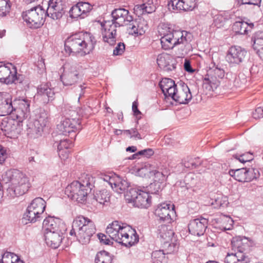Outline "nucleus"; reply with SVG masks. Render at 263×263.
<instances>
[{"mask_svg":"<svg viewBox=\"0 0 263 263\" xmlns=\"http://www.w3.org/2000/svg\"><path fill=\"white\" fill-rule=\"evenodd\" d=\"M36 117L35 120L41 123L43 126H46L48 122V116L47 113L44 110L40 109Z\"/></svg>","mask_w":263,"mask_h":263,"instance_id":"nucleus-46","label":"nucleus"},{"mask_svg":"<svg viewBox=\"0 0 263 263\" xmlns=\"http://www.w3.org/2000/svg\"><path fill=\"white\" fill-rule=\"evenodd\" d=\"M245 256L244 254L239 253H228L224 259L226 263H239L244 260Z\"/></svg>","mask_w":263,"mask_h":263,"instance_id":"nucleus-40","label":"nucleus"},{"mask_svg":"<svg viewBox=\"0 0 263 263\" xmlns=\"http://www.w3.org/2000/svg\"><path fill=\"white\" fill-rule=\"evenodd\" d=\"M65 5L62 0H50L46 11L47 16L54 20L61 18L65 13Z\"/></svg>","mask_w":263,"mask_h":263,"instance_id":"nucleus-17","label":"nucleus"},{"mask_svg":"<svg viewBox=\"0 0 263 263\" xmlns=\"http://www.w3.org/2000/svg\"><path fill=\"white\" fill-rule=\"evenodd\" d=\"M81 37L80 32H79L67 37L64 44L66 51H68L69 52H77L78 51L77 47Z\"/></svg>","mask_w":263,"mask_h":263,"instance_id":"nucleus-28","label":"nucleus"},{"mask_svg":"<svg viewBox=\"0 0 263 263\" xmlns=\"http://www.w3.org/2000/svg\"><path fill=\"white\" fill-rule=\"evenodd\" d=\"M184 11H191L196 7V0H185L183 1Z\"/></svg>","mask_w":263,"mask_h":263,"instance_id":"nucleus-53","label":"nucleus"},{"mask_svg":"<svg viewBox=\"0 0 263 263\" xmlns=\"http://www.w3.org/2000/svg\"><path fill=\"white\" fill-rule=\"evenodd\" d=\"M191 33L186 31H173L164 35L160 39L162 48L164 50L173 49L177 45H186L192 41Z\"/></svg>","mask_w":263,"mask_h":263,"instance_id":"nucleus-4","label":"nucleus"},{"mask_svg":"<svg viewBox=\"0 0 263 263\" xmlns=\"http://www.w3.org/2000/svg\"><path fill=\"white\" fill-rule=\"evenodd\" d=\"M183 0H170L167 4L168 9L173 12L184 11Z\"/></svg>","mask_w":263,"mask_h":263,"instance_id":"nucleus-37","label":"nucleus"},{"mask_svg":"<svg viewBox=\"0 0 263 263\" xmlns=\"http://www.w3.org/2000/svg\"><path fill=\"white\" fill-rule=\"evenodd\" d=\"M13 108L11 116L17 122H22L30 116V101L27 99H15Z\"/></svg>","mask_w":263,"mask_h":263,"instance_id":"nucleus-7","label":"nucleus"},{"mask_svg":"<svg viewBox=\"0 0 263 263\" xmlns=\"http://www.w3.org/2000/svg\"><path fill=\"white\" fill-rule=\"evenodd\" d=\"M78 4L80 8H81V12L83 15L89 12L91 10V6L88 3L79 2Z\"/></svg>","mask_w":263,"mask_h":263,"instance_id":"nucleus-54","label":"nucleus"},{"mask_svg":"<svg viewBox=\"0 0 263 263\" xmlns=\"http://www.w3.org/2000/svg\"><path fill=\"white\" fill-rule=\"evenodd\" d=\"M15 119L13 120H9L7 123L5 127L6 128L5 130H8L10 132H12L15 131L16 129V126L18 124V122H17V121H15Z\"/></svg>","mask_w":263,"mask_h":263,"instance_id":"nucleus-55","label":"nucleus"},{"mask_svg":"<svg viewBox=\"0 0 263 263\" xmlns=\"http://www.w3.org/2000/svg\"><path fill=\"white\" fill-rule=\"evenodd\" d=\"M231 245L232 250L240 254H245L250 251L252 242L246 237L237 236L233 238Z\"/></svg>","mask_w":263,"mask_h":263,"instance_id":"nucleus-24","label":"nucleus"},{"mask_svg":"<svg viewBox=\"0 0 263 263\" xmlns=\"http://www.w3.org/2000/svg\"><path fill=\"white\" fill-rule=\"evenodd\" d=\"M247 55V51L244 48L232 46L227 51L226 60L230 66H236L245 60Z\"/></svg>","mask_w":263,"mask_h":263,"instance_id":"nucleus-11","label":"nucleus"},{"mask_svg":"<svg viewBox=\"0 0 263 263\" xmlns=\"http://www.w3.org/2000/svg\"><path fill=\"white\" fill-rule=\"evenodd\" d=\"M80 181H74L65 189V194L72 200L84 203L88 193L94 187L95 178L90 175L83 174Z\"/></svg>","mask_w":263,"mask_h":263,"instance_id":"nucleus-2","label":"nucleus"},{"mask_svg":"<svg viewBox=\"0 0 263 263\" xmlns=\"http://www.w3.org/2000/svg\"><path fill=\"white\" fill-rule=\"evenodd\" d=\"M28 208H29V209L38 213V214L41 215L45 210L46 202L41 197L35 198L32 201Z\"/></svg>","mask_w":263,"mask_h":263,"instance_id":"nucleus-31","label":"nucleus"},{"mask_svg":"<svg viewBox=\"0 0 263 263\" xmlns=\"http://www.w3.org/2000/svg\"><path fill=\"white\" fill-rule=\"evenodd\" d=\"M127 241L130 242V243H126L125 241H124V236H123L122 237H121V241L119 243H121L122 245L126 247H130L136 243H137L139 241V236L137 234L136 232L134 230H130L129 227V230H127Z\"/></svg>","mask_w":263,"mask_h":263,"instance_id":"nucleus-30","label":"nucleus"},{"mask_svg":"<svg viewBox=\"0 0 263 263\" xmlns=\"http://www.w3.org/2000/svg\"><path fill=\"white\" fill-rule=\"evenodd\" d=\"M94 198L99 204L107 205L110 200V196L106 190H103L97 193Z\"/></svg>","mask_w":263,"mask_h":263,"instance_id":"nucleus-34","label":"nucleus"},{"mask_svg":"<svg viewBox=\"0 0 263 263\" xmlns=\"http://www.w3.org/2000/svg\"><path fill=\"white\" fill-rule=\"evenodd\" d=\"M124 50L125 44L123 43L120 42L114 50L113 54L115 55H121L124 52Z\"/></svg>","mask_w":263,"mask_h":263,"instance_id":"nucleus-58","label":"nucleus"},{"mask_svg":"<svg viewBox=\"0 0 263 263\" xmlns=\"http://www.w3.org/2000/svg\"><path fill=\"white\" fill-rule=\"evenodd\" d=\"M82 128L79 119L64 118L57 125V129L59 135L68 136L71 138H72L71 135L73 133L80 131Z\"/></svg>","mask_w":263,"mask_h":263,"instance_id":"nucleus-8","label":"nucleus"},{"mask_svg":"<svg viewBox=\"0 0 263 263\" xmlns=\"http://www.w3.org/2000/svg\"><path fill=\"white\" fill-rule=\"evenodd\" d=\"M253 48L255 50L263 48V32H257L254 37Z\"/></svg>","mask_w":263,"mask_h":263,"instance_id":"nucleus-45","label":"nucleus"},{"mask_svg":"<svg viewBox=\"0 0 263 263\" xmlns=\"http://www.w3.org/2000/svg\"><path fill=\"white\" fill-rule=\"evenodd\" d=\"M54 140L55 142L58 144L57 145L58 149L68 150V149L72 146V142L67 139L59 140L57 138Z\"/></svg>","mask_w":263,"mask_h":263,"instance_id":"nucleus-47","label":"nucleus"},{"mask_svg":"<svg viewBox=\"0 0 263 263\" xmlns=\"http://www.w3.org/2000/svg\"><path fill=\"white\" fill-rule=\"evenodd\" d=\"M153 168H154V166L149 163H145L143 166L138 168L137 173L138 175L142 177L146 176L151 177L152 176Z\"/></svg>","mask_w":263,"mask_h":263,"instance_id":"nucleus-39","label":"nucleus"},{"mask_svg":"<svg viewBox=\"0 0 263 263\" xmlns=\"http://www.w3.org/2000/svg\"><path fill=\"white\" fill-rule=\"evenodd\" d=\"M159 185L158 184V183L154 182L153 183H151L148 186V189L146 190L148 193H149V195L150 194H156L159 192Z\"/></svg>","mask_w":263,"mask_h":263,"instance_id":"nucleus-56","label":"nucleus"},{"mask_svg":"<svg viewBox=\"0 0 263 263\" xmlns=\"http://www.w3.org/2000/svg\"><path fill=\"white\" fill-rule=\"evenodd\" d=\"M159 237L161 239V243L168 247V251L167 254L174 251L175 245L172 242L174 232L173 230L168 229V227L165 225H162L158 230Z\"/></svg>","mask_w":263,"mask_h":263,"instance_id":"nucleus-20","label":"nucleus"},{"mask_svg":"<svg viewBox=\"0 0 263 263\" xmlns=\"http://www.w3.org/2000/svg\"><path fill=\"white\" fill-rule=\"evenodd\" d=\"M165 253L163 250H156L152 253V261L153 263H165L166 259L165 256Z\"/></svg>","mask_w":263,"mask_h":263,"instance_id":"nucleus-41","label":"nucleus"},{"mask_svg":"<svg viewBox=\"0 0 263 263\" xmlns=\"http://www.w3.org/2000/svg\"><path fill=\"white\" fill-rule=\"evenodd\" d=\"M253 26V24H249L244 21H237L233 24L232 29L236 33L245 34L249 31L248 28L252 29Z\"/></svg>","mask_w":263,"mask_h":263,"instance_id":"nucleus-32","label":"nucleus"},{"mask_svg":"<svg viewBox=\"0 0 263 263\" xmlns=\"http://www.w3.org/2000/svg\"><path fill=\"white\" fill-rule=\"evenodd\" d=\"M127 230H129V227L125 226L123 223L121 225L118 221H114L107 226L106 232L111 240L119 243L121 240V237L124 235V240L129 244L130 242H127L126 238L128 236Z\"/></svg>","mask_w":263,"mask_h":263,"instance_id":"nucleus-9","label":"nucleus"},{"mask_svg":"<svg viewBox=\"0 0 263 263\" xmlns=\"http://www.w3.org/2000/svg\"><path fill=\"white\" fill-rule=\"evenodd\" d=\"M55 93L48 83L42 84L37 88L36 97L44 104H48L54 99Z\"/></svg>","mask_w":263,"mask_h":263,"instance_id":"nucleus-23","label":"nucleus"},{"mask_svg":"<svg viewBox=\"0 0 263 263\" xmlns=\"http://www.w3.org/2000/svg\"><path fill=\"white\" fill-rule=\"evenodd\" d=\"M175 212L174 205L162 203L158 205L154 213L160 221L170 223L172 220L171 217Z\"/></svg>","mask_w":263,"mask_h":263,"instance_id":"nucleus-18","label":"nucleus"},{"mask_svg":"<svg viewBox=\"0 0 263 263\" xmlns=\"http://www.w3.org/2000/svg\"><path fill=\"white\" fill-rule=\"evenodd\" d=\"M159 85L165 97H172L174 95L175 90L177 86L174 81L170 78H163L159 82Z\"/></svg>","mask_w":263,"mask_h":263,"instance_id":"nucleus-27","label":"nucleus"},{"mask_svg":"<svg viewBox=\"0 0 263 263\" xmlns=\"http://www.w3.org/2000/svg\"><path fill=\"white\" fill-rule=\"evenodd\" d=\"M112 260L111 256L105 251L98 252L95 258L96 263H112Z\"/></svg>","mask_w":263,"mask_h":263,"instance_id":"nucleus-38","label":"nucleus"},{"mask_svg":"<svg viewBox=\"0 0 263 263\" xmlns=\"http://www.w3.org/2000/svg\"><path fill=\"white\" fill-rule=\"evenodd\" d=\"M247 172H246V182H250L254 179L258 178L260 176V173L258 169L252 167L246 168Z\"/></svg>","mask_w":263,"mask_h":263,"instance_id":"nucleus-44","label":"nucleus"},{"mask_svg":"<svg viewBox=\"0 0 263 263\" xmlns=\"http://www.w3.org/2000/svg\"><path fill=\"white\" fill-rule=\"evenodd\" d=\"M43 228L45 232H60L66 230V226L61 219L51 216H48L44 219Z\"/></svg>","mask_w":263,"mask_h":263,"instance_id":"nucleus-22","label":"nucleus"},{"mask_svg":"<svg viewBox=\"0 0 263 263\" xmlns=\"http://www.w3.org/2000/svg\"><path fill=\"white\" fill-rule=\"evenodd\" d=\"M3 181L9 183L7 189V195L11 198L25 194L30 187L28 178L20 171L9 170L2 176Z\"/></svg>","mask_w":263,"mask_h":263,"instance_id":"nucleus-1","label":"nucleus"},{"mask_svg":"<svg viewBox=\"0 0 263 263\" xmlns=\"http://www.w3.org/2000/svg\"><path fill=\"white\" fill-rule=\"evenodd\" d=\"M65 231L45 232L44 236L47 245L53 249L58 248L61 245Z\"/></svg>","mask_w":263,"mask_h":263,"instance_id":"nucleus-26","label":"nucleus"},{"mask_svg":"<svg viewBox=\"0 0 263 263\" xmlns=\"http://www.w3.org/2000/svg\"><path fill=\"white\" fill-rule=\"evenodd\" d=\"M13 101L8 98L0 97V116L10 115L13 111Z\"/></svg>","mask_w":263,"mask_h":263,"instance_id":"nucleus-29","label":"nucleus"},{"mask_svg":"<svg viewBox=\"0 0 263 263\" xmlns=\"http://www.w3.org/2000/svg\"><path fill=\"white\" fill-rule=\"evenodd\" d=\"M151 196L146 190L130 188L125 194V198L128 203H132L133 206L139 208H147L151 204Z\"/></svg>","mask_w":263,"mask_h":263,"instance_id":"nucleus-6","label":"nucleus"},{"mask_svg":"<svg viewBox=\"0 0 263 263\" xmlns=\"http://www.w3.org/2000/svg\"><path fill=\"white\" fill-rule=\"evenodd\" d=\"M10 0H0V17L7 15L11 9Z\"/></svg>","mask_w":263,"mask_h":263,"instance_id":"nucleus-42","label":"nucleus"},{"mask_svg":"<svg viewBox=\"0 0 263 263\" xmlns=\"http://www.w3.org/2000/svg\"><path fill=\"white\" fill-rule=\"evenodd\" d=\"M170 60V59L168 56L159 54L157 57V63L159 67L163 69Z\"/></svg>","mask_w":263,"mask_h":263,"instance_id":"nucleus-51","label":"nucleus"},{"mask_svg":"<svg viewBox=\"0 0 263 263\" xmlns=\"http://www.w3.org/2000/svg\"><path fill=\"white\" fill-rule=\"evenodd\" d=\"M225 72L223 68L213 62L207 70V74L205 76L204 81L210 84L218 85L219 80L224 77Z\"/></svg>","mask_w":263,"mask_h":263,"instance_id":"nucleus-15","label":"nucleus"},{"mask_svg":"<svg viewBox=\"0 0 263 263\" xmlns=\"http://www.w3.org/2000/svg\"><path fill=\"white\" fill-rule=\"evenodd\" d=\"M233 157L237 160H238L241 163H245L246 162H250L253 159V157L252 154L247 153L243 154H235Z\"/></svg>","mask_w":263,"mask_h":263,"instance_id":"nucleus-49","label":"nucleus"},{"mask_svg":"<svg viewBox=\"0 0 263 263\" xmlns=\"http://www.w3.org/2000/svg\"><path fill=\"white\" fill-rule=\"evenodd\" d=\"M253 117L255 119H260L263 117V107H259L256 108L253 112Z\"/></svg>","mask_w":263,"mask_h":263,"instance_id":"nucleus-63","label":"nucleus"},{"mask_svg":"<svg viewBox=\"0 0 263 263\" xmlns=\"http://www.w3.org/2000/svg\"><path fill=\"white\" fill-rule=\"evenodd\" d=\"M226 18L221 14H217L214 17V24L217 28L223 26L226 22Z\"/></svg>","mask_w":263,"mask_h":263,"instance_id":"nucleus-52","label":"nucleus"},{"mask_svg":"<svg viewBox=\"0 0 263 263\" xmlns=\"http://www.w3.org/2000/svg\"><path fill=\"white\" fill-rule=\"evenodd\" d=\"M47 16L45 10L39 5L34 7L22 13V17L28 27L36 29L41 28Z\"/></svg>","mask_w":263,"mask_h":263,"instance_id":"nucleus-5","label":"nucleus"},{"mask_svg":"<svg viewBox=\"0 0 263 263\" xmlns=\"http://www.w3.org/2000/svg\"><path fill=\"white\" fill-rule=\"evenodd\" d=\"M0 263H13L12 261V255L11 252H6L2 255L0 259Z\"/></svg>","mask_w":263,"mask_h":263,"instance_id":"nucleus-59","label":"nucleus"},{"mask_svg":"<svg viewBox=\"0 0 263 263\" xmlns=\"http://www.w3.org/2000/svg\"><path fill=\"white\" fill-rule=\"evenodd\" d=\"M81 40L77 47L76 53H81V55L89 54L94 49L97 41L94 36L89 32H80Z\"/></svg>","mask_w":263,"mask_h":263,"instance_id":"nucleus-12","label":"nucleus"},{"mask_svg":"<svg viewBox=\"0 0 263 263\" xmlns=\"http://www.w3.org/2000/svg\"><path fill=\"white\" fill-rule=\"evenodd\" d=\"M64 86H72L82 80V77L75 66L66 65L60 77Z\"/></svg>","mask_w":263,"mask_h":263,"instance_id":"nucleus-13","label":"nucleus"},{"mask_svg":"<svg viewBox=\"0 0 263 263\" xmlns=\"http://www.w3.org/2000/svg\"><path fill=\"white\" fill-rule=\"evenodd\" d=\"M152 176H154L156 179L155 181H158L159 182H162L165 179V176L163 173L156 170H154V168H153Z\"/></svg>","mask_w":263,"mask_h":263,"instance_id":"nucleus-57","label":"nucleus"},{"mask_svg":"<svg viewBox=\"0 0 263 263\" xmlns=\"http://www.w3.org/2000/svg\"><path fill=\"white\" fill-rule=\"evenodd\" d=\"M111 20L116 24H118L119 27L128 26V24L133 21V16L129 15L128 10L124 8L115 9L111 12Z\"/></svg>","mask_w":263,"mask_h":263,"instance_id":"nucleus-21","label":"nucleus"},{"mask_svg":"<svg viewBox=\"0 0 263 263\" xmlns=\"http://www.w3.org/2000/svg\"><path fill=\"white\" fill-rule=\"evenodd\" d=\"M22 75L17 76L16 67L11 63L0 66V82L6 84L21 83Z\"/></svg>","mask_w":263,"mask_h":263,"instance_id":"nucleus-10","label":"nucleus"},{"mask_svg":"<svg viewBox=\"0 0 263 263\" xmlns=\"http://www.w3.org/2000/svg\"><path fill=\"white\" fill-rule=\"evenodd\" d=\"M104 28L103 33V41L108 43L110 45H114L116 41L117 28L119 27L118 24H116L112 20L104 21L101 24Z\"/></svg>","mask_w":263,"mask_h":263,"instance_id":"nucleus-14","label":"nucleus"},{"mask_svg":"<svg viewBox=\"0 0 263 263\" xmlns=\"http://www.w3.org/2000/svg\"><path fill=\"white\" fill-rule=\"evenodd\" d=\"M208 220L206 218L200 217L191 220L188 224L190 233L194 235L200 236L203 235L208 227Z\"/></svg>","mask_w":263,"mask_h":263,"instance_id":"nucleus-19","label":"nucleus"},{"mask_svg":"<svg viewBox=\"0 0 263 263\" xmlns=\"http://www.w3.org/2000/svg\"><path fill=\"white\" fill-rule=\"evenodd\" d=\"M41 215L27 207L26 212L24 214L23 218V222H24V220H28L29 222L34 223L41 219Z\"/></svg>","mask_w":263,"mask_h":263,"instance_id":"nucleus-36","label":"nucleus"},{"mask_svg":"<svg viewBox=\"0 0 263 263\" xmlns=\"http://www.w3.org/2000/svg\"><path fill=\"white\" fill-rule=\"evenodd\" d=\"M129 186V183L126 180L117 177V179H115V183H114L113 188L112 189L115 190L117 192L121 193L122 192H124L126 190H127Z\"/></svg>","mask_w":263,"mask_h":263,"instance_id":"nucleus-35","label":"nucleus"},{"mask_svg":"<svg viewBox=\"0 0 263 263\" xmlns=\"http://www.w3.org/2000/svg\"><path fill=\"white\" fill-rule=\"evenodd\" d=\"M7 157V154L5 148L0 145V164H2Z\"/></svg>","mask_w":263,"mask_h":263,"instance_id":"nucleus-62","label":"nucleus"},{"mask_svg":"<svg viewBox=\"0 0 263 263\" xmlns=\"http://www.w3.org/2000/svg\"><path fill=\"white\" fill-rule=\"evenodd\" d=\"M46 126H43L41 123L34 120L32 127L31 128L33 133L36 134V136H40L43 131V128Z\"/></svg>","mask_w":263,"mask_h":263,"instance_id":"nucleus-50","label":"nucleus"},{"mask_svg":"<svg viewBox=\"0 0 263 263\" xmlns=\"http://www.w3.org/2000/svg\"><path fill=\"white\" fill-rule=\"evenodd\" d=\"M69 13V16L71 18H78L79 16H81L82 18L84 17V15H83L81 12V8H80L78 3L70 8Z\"/></svg>","mask_w":263,"mask_h":263,"instance_id":"nucleus-48","label":"nucleus"},{"mask_svg":"<svg viewBox=\"0 0 263 263\" xmlns=\"http://www.w3.org/2000/svg\"><path fill=\"white\" fill-rule=\"evenodd\" d=\"M246 172H247L246 167H243L236 170H231L229 173L231 176L238 181L246 182Z\"/></svg>","mask_w":263,"mask_h":263,"instance_id":"nucleus-33","label":"nucleus"},{"mask_svg":"<svg viewBox=\"0 0 263 263\" xmlns=\"http://www.w3.org/2000/svg\"><path fill=\"white\" fill-rule=\"evenodd\" d=\"M183 163L185 167L191 169L195 168L201 164L198 158H193L189 156L184 159Z\"/></svg>","mask_w":263,"mask_h":263,"instance_id":"nucleus-43","label":"nucleus"},{"mask_svg":"<svg viewBox=\"0 0 263 263\" xmlns=\"http://www.w3.org/2000/svg\"><path fill=\"white\" fill-rule=\"evenodd\" d=\"M98 238L99 239L100 242L105 245H112L113 242L107 238V236L102 233H99L98 234Z\"/></svg>","mask_w":263,"mask_h":263,"instance_id":"nucleus-61","label":"nucleus"},{"mask_svg":"<svg viewBox=\"0 0 263 263\" xmlns=\"http://www.w3.org/2000/svg\"><path fill=\"white\" fill-rule=\"evenodd\" d=\"M147 29V21L139 16L134 20L133 19V21L128 25L129 33L133 35H141L145 32Z\"/></svg>","mask_w":263,"mask_h":263,"instance_id":"nucleus-25","label":"nucleus"},{"mask_svg":"<svg viewBox=\"0 0 263 263\" xmlns=\"http://www.w3.org/2000/svg\"><path fill=\"white\" fill-rule=\"evenodd\" d=\"M96 232L93 222L84 216H79L72 222V229L69 234L74 235L79 242L84 244L88 243L90 237Z\"/></svg>","mask_w":263,"mask_h":263,"instance_id":"nucleus-3","label":"nucleus"},{"mask_svg":"<svg viewBox=\"0 0 263 263\" xmlns=\"http://www.w3.org/2000/svg\"><path fill=\"white\" fill-rule=\"evenodd\" d=\"M59 156L62 160H66L69 156V151L67 149H58Z\"/></svg>","mask_w":263,"mask_h":263,"instance_id":"nucleus-64","label":"nucleus"},{"mask_svg":"<svg viewBox=\"0 0 263 263\" xmlns=\"http://www.w3.org/2000/svg\"><path fill=\"white\" fill-rule=\"evenodd\" d=\"M154 154V152L152 148L144 149L138 152V154H139V156H143L146 158L150 157L153 156Z\"/></svg>","mask_w":263,"mask_h":263,"instance_id":"nucleus-60","label":"nucleus"},{"mask_svg":"<svg viewBox=\"0 0 263 263\" xmlns=\"http://www.w3.org/2000/svg\"><path fill=\"white\" fill-rule=\"evenodd\" d=\"M171 98L180 104H186L192 99V95L188 86L184 83L180 82Z\"/></svg>","mask_w":263,"mask_h":263,"instance_id":"nucleus-16","label":"nucleus"}]
</instances>
